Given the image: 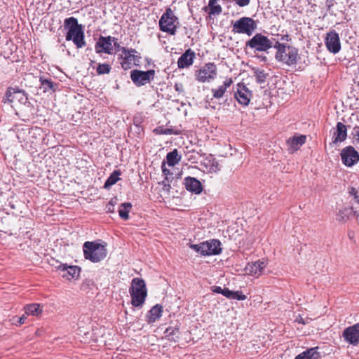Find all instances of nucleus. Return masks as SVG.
I'll return each mask as SVG.
<instances>
[{"instance_id":"obj_28","label":"nucleus","mask_w":359,"mask_h":359,"mask_svg":"<svg viewBox=\"0 0 359 359\" xmlns=\"http://www.w3.org/2000/svg\"><path fill=\"white\" fill-rule=\"evenodd\" d=\"M181 160V156L178 154L177 149L168 152L166 155L167 163L169 166H175Z\"/></svg>"},{"instance_id":"obj_41","label":"nucleus","mask_w":359,"mask_h":359,"mask_svg":"<svg viewBox=\"0 0 359 359\" xmlns=\"http://www.w3.org/2000/svg\"><path fill=\"white\" fill-rule=\"evenodd\" d=\"M165 129L163 126H158L154 130V133L156 135H165Z\"/></svg>"},{"instance_id":"obj_40","label":"nucleus","mask_w":359,"mask_h":359,"mask_svg":"<svg viewBox=\"0 0 359 359\" xmlns=\"http://www.w3.org/2000/svg\"><path fill=\"white\" fill-rule=\"evenodd\" d=\"M295 321L298 322L299 323H301L302 325H306L309 323V319L308 318H304L301 315H298L296 317Z\"/></svg>"},{"instance_id":"obj_34","label":"nucleus","mask_w":359,"mask_h":359,"mask_svg":"<svg viewBox=\"0 0 359 359\" xmlns=\"http://www.w3.org/2000/svg\"><path fill=\"white\" fill-rule=\"evenodd\" d=\"M254 73L256 81L258 83H264L266 81V79L268 76V74H266L264 70L257 69H255Z\"/></svg>"},{"instance_id":"obj_35","label":"nucleus","mask_w":359,"mask_h":359,"mask_svg":"<svg viewBox=\"0 0 359 359\" xmlns=\"http://www.w3.org/2000/svg\"><path fill=\"white\" fill-rule=\"evenodd\" d=\"M111 69L109 64H99L97 67V73L99 75L109 74Z\"/></svg>"},{"instance_id":"obj_38","label":"nucleus","mask_w":359,"mask_h":359,"mask_svg":"<svg viewBox=\"0 0 359 359\" xmlns=\"http://www.w3.org/2000/svg\"><path fill=\"white\" fill-rule=\"evenodd\" d=\"M348 194L350 196H353L358 203H359V195L358 190L354 187L348 188Z\"/></svg>"},{"instance_id":"obj_16","label":"nucleus","mask_w":359,"mask_h":359,"mask_svg":"<svg viewBox=\"0 0 359 359\" xmlns=\"http://www.w3.org/2000/svg\"><path fill=\"white\" fill-rule=\"evenodd\" d=\"M114 37L111 36H100L95 45V49L97 53H104L109 55L113 54L112 42Z\"/></svg>"},{"instance_id":"obj_18","label":"nucleus","mask_w":359,"mask_h":359,"mask_svg":"<svg viewBox=\"0 0 359 359\" xmlns=\"http://www.w3.org/2000/svg\"><path fill=\"white\" fill-rule=\"evenodd\" d=\"M27 98L25 94L20 90H15L13 88H8L6 91V96L4 98V102H8L14 107L17 104V102L25 103Z\"/></svg>"},{"instance_id":"obj_11","label":"nucleus","mask_w":359,"mask_h":359,"mask_svg":"<svg viewBox=\"0 0 359 359\" xmlns=\"http://www.w3.org/2000/svg\"><path fill=\"white\" fill-rule=\"evenodd\" d=\"M154 74L155 71L153 69L146 72L135 69L130 72V79L137 86H142L153 80Z\"/></svg>"},{"instance_id":"obj_52","label":"nucleus","mask_w":359,"mask_h":359,"mask_svg":"<svg viewBox=\"0 0 359 359\" xmlns=\"http://www.w3.org/2000/svg\"><path fill=\"white\" fill-rule=\"evenodd\" d=\"M266 56H264V57H263V60H266Z\"/></svg>"},{"instance_id":"obj_37","label":"nucleus","mask_w":359,"mask_h":359,"mask_svg":"<svg viewBox=\"0 0 359 359\" xmlns=\"http://www.w3.org/2000/svg\"><path fill=\"white\" fill-rule=\"evenodd\" d=\"M247 299V296L243 294L241 291H233L231 299L236 300H245Z\"/></svg>"},{"instance_id":"obj_32","label":"nucleus","mask_w":359,"mask_h":359,"mask_svg":"<svg viewBox=\"0 0 359 359\" xmlns=\"http://www.w3.org/2000/svg\"><path fill=\"white\" fill-rule=\"evenodd\" d=\"M132 208L130 203H123L121 205L118 210V215L120 217L124 220H127L129 218V212Z\"/></svg>"},{"instance_id":"obj_19","label":"nucleus","mask_w":359,"mask_h":359,"mask_svg":"<svg viewBox=\"0 0 359 359\" xmlns=\"http://www.w3.org/2000/svg\"><path fill=\"white\" fill-rule=\"evenodd\" d=\"M266 267V263L264 260H257L248 263L245 267V271L247 274L258 278L262 274Z\"/></svg>"},{"instance_id":"obj_25","label":"nucleus","mask_w":359,"mask_h":359,"mask_svg":"<svg viewBox=\"0 0 359 359\" xmlns=\"http://www.w3.org/2000/svg\"><path fill=\"white\" fill-rule=\"evenodd\" d=\"M163 313V306L160 304L154 306L149 311L147 317L149 323H153L159 319Z\"/></svg>"},{"instance_id":"obj_20","label":"nucleus","mask_w":359,"mask_h":359,"mask_svg":"<svg viewBox=\"0 0 359 359\" xmlns=\"http://www.w3.org/2000/svg\"><path fill=\"white\" fill-rule=\"evenodd\" d=\"M196 55L194 51L189 48L178 59L177 66L180 69H184L192 65Z\"/></svg>"},{"instance_id":"obj_43","label":"nucleus","mask_w":359,"mask_h":359,"mask_svg":"<svg viewBox=\"0 0 359 359\" xmlns=\"http://www.w3.org/2000/svg\"><path fill=\"white\" fill-rule=\"evenodd\" d=\"M353 135L357 142L359 144V127H354Z\"/></svg>"},{"instance_id":"obj_2","label":"nucleus","mask_w":359,"mask_h":359,"mask_svg":"<svg viewBox=\"0 0 359 359\" xmlns=\"http://www.w3.org/2000/svg\"><path fill=\"white\" fill-rule=\"evenodd\" d=\"M65 29L67 30L65 36L67 41H72L77 48H82L86 46L84 32L81 24L74 17L66 18L64 22Z\"/></svg>"},{"instance_id":"obj_48","label":"nucleus","mask_w":359,"mask_h":359,"mask_svg":"<svg viewBox=\"0 0 359 359\" xmlns=\"http://www.w3.org/2000/svg\"><path fill=\"white\" fill-rule=\"evenodd\" d=\"M281 40L282 41H289L291 40V39H290L289 34H285V35L282 36Z\"/></svg>"},{"instance_id":"obj_29","label":"nucleus","mask_w":359,"mask_h":359,"mask_svg":"<svg viewBox=\"0 0 359 359\" xmlns=\"http://www.w3.org/2000/svg\"><path fill=\"white\" fill-rule=\"evenodd\" d=\"M180 330L176 327L170 326L164 332L165 337L168 340L176 341L179 337Z\"/></svg>"},{"instance_id":"obj_3","label":"nucleus","mask_w":359,"mask_h":359,"mask_svg":"<svg viewBox=\"0 0 359 359\" xmlns=\"http://www.w3.org/2000/svg\"><path fill=\"white\" fill-rule=\"evenodd\" d=\"M131 304L134 307L142 308L147 297V289L142 278H134L129 287Z\"/></svg>"},{"instance_id":"obj_9","label":"nucleus","mask_w":359,"mask_h":359,"mask_svg":"<svg viewBox=\"0 0 359 359\" xmlns=\"http://www.w3.org/2000/svg\"><path fill=\"white\" fill-rule=\"evenodd\" d=\"M252 92L243 82L237 83L234 91V97L237 102L243 107L249 105L252 98Z\"/></svg>"},{"instance_id":"obj_44","label":"nucleus","mask_w":359,"mask_h":359,"mask_svg":"<svg viewBox=\"0 0 359 359\" xmlns=\"http://www.w3.org/2000/svg\"><path fill=\"white\" fill-rule=\"evenodd\" d=\"M113 45H114V48L116 49V51L121 50V48H123V47L121 46V45L118 42L117 39H116L115 37H114V41H113V42H112V46Z\"/></svg>"},{"instance_id":"obj_23","label":"nucleus","mask_w":359,"mask_h":359,"mask_svg":"<svg viewBox=\"0 0 359 359\" xmlns=\"http://www.w3.org/2000/svg\"><path fill=\"white\" fill-rule=\"evenodd\" d=\"M233 83V79L231 78H226L222 85L219 86L216 88H212V96L214 98L220 99L226 93L228 88H229Z\"/></svg>"},{"instance_id":"obj_50","label":"nucleus","mask_w":359,"mask_h":359,"mask_svg":"<svg viewBox=\"0 0 359 359\" xmlns=\"http://www.w3.org/2000/svg\"><path fill=\"white\" fill-rule=\"evenodd\" d=\"M46 87H48L50 89L53 88V83L52 81L46 79Z\"/></svg>"},{"instance_id":"obj_12","label":"nucleus","mask_w":359,"mask_h":359,"mask_svg":"<svg viewBox=\"0 0 359 359\" xmlns=\"http://www.w3.org/2000/svg\"><path fill=\"white\" fill-rule=\"evenodd\" d=\"M341 159L346 167H353L359 161V153L352 146H347L341 149Z\"/></svg>"},{"instance_id":"obj_27","label":"nucleus","mask_w":359,"mask_h":359,"mask_svg":"<svg viewBox=\"0 0 359 359\" xmlns=\"http://www.w3.org/2000/svg\"><path fill=\"white\" fill-rule=\"evenodd\" d=\"M317 350L318 347L309 348L299 354L294 359H320V355Z\"/></svg>"},{"instance_id":"obj_1","label":"nucleus","mask_w":359,"mask_h":359,"mask_svg":"<svg viewBox=\"0 0 359 359\" xmlns=\"http://www.w3.org/2000/svg\"><path fill=\"white\" fill-rule=\"evenodd\" d=\"M273 48L276 52L275 59L283 65L288 67L296 65L299 59V51L297 48L288 43L276 41Z\"/></svg>"},{"instance_id":"obj_26","label":"nucleus","mask_w":359,"mask_h":359,"mask_svg":"<svg viewBox=\"0 0 359 359\" xmlns=\"http://www.w3.org/2000/svg\"><path fill=\"white\" fill-rule=\"evenodd\" d=\"M219 0H209L208 5L205 8V11L210 15H218L222 13V8L217 4Z\"/></svg>"},{"instance_id":"obj_46","label":"nucleus","mask_w":359,"mask_h":359,"mask_svg":"<svg viewBox=\"0 0 359 359\" xmlns=\"http://www.w3.org/2000/svg\"><path fill=\"white\" fill-rule=\"evenodd\" d=\"M212 290L215 292V293H217V294H222L223 293V290H224V288H222L221 287L219 286H214L212 287Z\"/></svg>"},{"instance_id":"obj_17","label":"nucleus","mask_w":359,"mask_h":359,"mask_svg":"<svg viewBox=\"0 0 359 359\" xmlns=\"http://www.w3.org/2000/svg\"><path fill=\"white\" fill-rule=\"evenodd\" d=\"M342 336L348 344L353 346L358 345L359 344V323L346 328Z\"/></svg>"},{"instance_id":"obj_21","label":"nucleus","mask_w":359,"mask_h":359,"mask_svg":"<svg viewBox=\"0 0 359 359\" xmlns=\"http://www.w3.org/2000/svg\"><path fill=\"white\" fill-rule=\"evenodd\" d=\"M184 181L187 190L196 194L201 193L203 187L199 180L195 177H187L184 178Z\"/></svg>"},{"instance_id":"obj_24","label":"nucleus","mask_w":359,"mask_h":359,"mask_svg":"<svg viewBox=\"0 0 359 359\" xmlns=\"http://www.w3.org/2000/svg\"><path fill=\"white\" fill-rule=\"evenodd\" d=\"M346 136L347 130L346 126L341 122H338L337 123L336 131L333 137V143L336 144L344 141L346 138Z\"/></svg>"},{"instance_id":"obj_36","label":"nucleus","mask_w":359,"mask_h":359,"mask_svg":"<svg viewBox=\"0 0 359 359\" xmlns=\"http://www.w3.org/2000/svg\"><path fill=\"white\" fill-rule=\"evenodd\" d=\"M118 203L117 197L112 198L109 203L107 205L106 209L108 212H114V206Z\"/></svg>"},{"instance_id":"obj_14","label":"nucleus","mask_w":359,"mask_h":359,"mask_svg":"<svg viewBox=\"0 0 359 359\" xmlns=\"http://www.w3.org/2000/svg\"><path fill=\"white\" fill-rule=\"evenodd\" d=\"M325 43L327 49L333 54L338 53L341 50L339 36L335 30L327 33Z\"/></svg>"},{"instance_id":"obj_31","label":"nucleus","mask_w":359,"mask_h":359,"mask_svg":"<svg viewBox=\"0 0 359 359\" xmlns=\"http://www.w3.org/2000/svg\"><path fill=\"white\" fill-rule=\"evenodd\" d=\"M121 175V171L118 170H114L113 172L110 175V176L106 180L104 187L105 189H109L114 184H115L119 180V176Z\"/></svg>"},{"instance_id":"obj_49","label":"nucleus","mask_w":359,"mask_h":359,"mask_svg":"<svg viewBox=\"0 0 359 359\" xmlns=\"http://www.w3.org/2000/svg\"><path fill=\"white\" fill-rule=\"evenodd\" d=\"M162 171L164 175H167L170 174V171L165 167V165H162Z\"/></svg>"},{"instance_id":"obj_42","label":"nucleus","mask_w":359,"mask_h":359,"mask_svg":"<svg viewBox=\"0 0 359 359\" xmlns=\"http://www.w3.org/2000/svg\"><path fill=\"white\" fill-rule=\"evenodd\" d=\"M233 291L229 290L228 288L224 287V290H223L222 295H224L226 298L231 299V297L233 295Z\"/></svg>"},{"instance_id":"obj_51","label":"nucleus","mask_w":359,"mask_h":359,"mask_svg":"<svg viewBox=\"0 0 359 359\" xmlns=\"http://www.w3.org/2000/svg\"><path fill=\"white\" fill-rule=\"evenodd\" d=\"M40 81H41V84L43 85L45 83V79L42 76H41Z\"/></svg>"},{"instance_id":"obj_30","label":"nucleus","mask_w":359,"mask_h":359,"mask_svg":"<svg viewBox=\"0 0 359 359\" xmlns=\"http://www.w3.org/2000/svg\"><path fill=\"white\" fill-rule=\"evenodd\" d=\"M205 165L208 170V172L210 173H217L220 170L221 167L219 163L215 158L206 159Z\"/></svg>"},{"instance_id":"obj_4","label":"nucleus","mask_w":359,"mask_h":359,"mask_svg":"<svg viewBox=\"0 0 359 359\" xmlns=\"http://www.w3.org/2000/svg\"><path fill=\"white\" fill-rule=\"evenodd\" d=\"M83 256L86 259L93 263L103 260L107 255L106 243L97 241H86L83 245Z\"/></svg>"},{"instance_id":"obj_6","label":"nucleus","mask_w":359,"mask_h":359,"mask_svg":"<svg viewBox=\"0 0 359 359\" xmlns=\"http://www.w3.org/2000/svg\"><path fill=\"white\" fill-rule=\"evenodd\" d=\"M179 25L178 18L170 8H168L159 20L160 29L171 35H175Z\"/></svg>"},{"instance_id":"obj_45","label":"nucleus","mask_w":359,"mask_h":359,"mask_svg":"<svg viewBox=\"0 0 359 359\" xmlns=\"http://www.w3.org/2000/svg\"><path fill=\"white\" fill-rule=\"evenodd\" d=\"M172 134L180 135V133L179 130H175L172 128H166L165 129V135H172Z\"/></svg>"},{"instance_id":"obj_15","label":"nucleus","mask_w":359,"mask_h":359,"mask_svg":"<svg viewBox=\"0 0 359 359\" xmlns=\"http://www.w3.org/2000/svg\"><path fill=\"white\" fill-rule=\"evenodd\" d=\"M57 269L61 276L67 280L77 279L81 273V268L76 265L62 264Z\"/></svg>"},{"instance_id":"obj_13","label":"nucleus","mask_w":359,"mask_h":359,"mask_svg":"<svg viewBox=\"0 0 359 359\" xmlns=\"http://www.w3.org/2000/svg\"><path fill=\"white\" fill-rule=\"evenodd\" d=\"M217 75V67L212 62L205 65L196 73V79L200 82H209Z\"/></svg>"},{"instance_id":"obj_7","label":"nucleus","mask_w":359,"mask_h":359,"mask_svg":"<svg viewBox=\"0 0 359 359\" xmlns=\"http://www.w3.org/2000/svg\"><path fill=\"white\" fill-rule=\"evenodd\" d=\"M256 21L250 17H242L232 24V32L235 34L250 36L257 29Z\"/></svg>"},{"instance_id":"obj_47","label":"nucleus","mask_w":359,"mask_h":359,"mask_svg":"<svg viewBox=\"0 0 359 359\" xmlns=\"http://www.w3.org/2000/svg\"><path fill=\"white\" fill-rule=\"evenodd\" d=\"M162 184L163 185V190L168 192L170 189V185L167 181H163Z\"/></svg>"},{"instance_id":"obj_39","label":"nucleus","mask_w":359,"mask_h":359,"mask_svg":"<svg viewBox=\"0 0 359 359\" xmlns=\"http://www.w3.org/2000/svg\"><path fill=\"white\" fill-rule=\"evenodd\" d=\"M28 316L29 315L26 313V310H25V313L22 316L18 318L17 322L18 325H20L25 323Z\"/></svg>"},{"instance_id":"obj_5","label":"nucleus","mask_w":359,"mask_h":359,"mask_svg":"<svg viewBox=\"0 0 359 359\" xmlns=\"http://www.w3.org/2000/svg\"><path fill=\"white\" fill-rule=\"evenodd\" d=\"M190 248L203 256L217 255L222 252L221 242L217 239L209 240L199 244H191Z\"/></svg>"},{"instance_id":"obj_8","label":"nucleus","mask_w":359,"mask_h":359,"mask_svg":"<svg viewBox=\"0 0 359 359\" xmlns=\"http://www.w3.org/2000/svg\"><path fill=\"white\" fill-rule=\"evenodd\" d=\"M273 45L266 36L261 33L255 34L245 43V46L254 50L255 52H266L273 48Z\"/></svg>"},{"instance_id":"obj_22","label":"nucleus","mask_w":359,"mask_h":359,"mask_svg":"<svg viewBox=\"0 0 359 359\" xmlns=\"http://www.w3.org/2000/svg\"><path fill=\"white\" fill-rule=\"evenodd\" d=\"M306 141L305 135L294 136L287 140V144L288 146V151L290 153H293L297 151Z\"/></svg>"},{"instance_id":"obj_33","label":"nucleus","mask_w":359,"mask_h":359,"mask_svg":"<svg viewBox=\"0 0 359 359\" xmlns=\"http://www.w3.org/2000/svg\"><path fill=\"white\" fill-rule=\"evenodd\" d=\"M26 313L34 316H37L39 313H42V307L39 304H32L25 306Z\"/></svg>"},{"instance_id":"obj_10","label":"nucleus","mask_w":359,"mask_h":359,"mask_svg":"<svg viewBox=\"0 0 359 359\" xmlns=\"http://www.w3.org/2000/svg\"><path fill=\"white\" fill-rule=\"evenodd\" d=\"M122 54L121 55V65L123 69L127 70L130 69L133 65H136L140 62V56L137 51L135 49L121 48Z\"/></svg>"}]
</instances>
